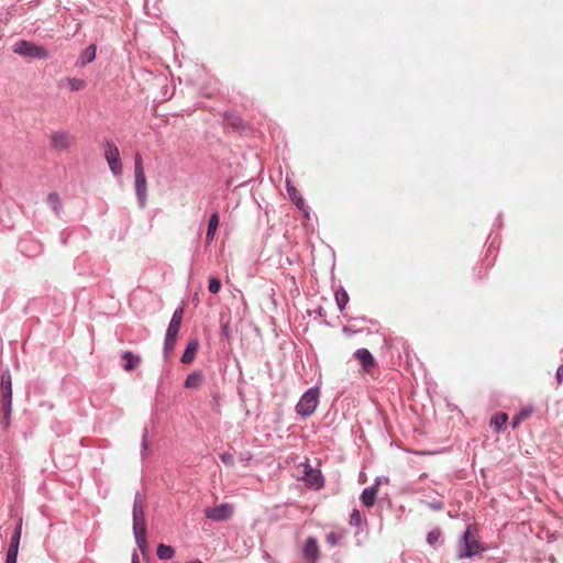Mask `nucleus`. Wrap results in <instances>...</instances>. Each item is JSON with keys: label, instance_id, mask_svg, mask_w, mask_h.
I'll return each mask as SVG.
<instances>
[{"label": "nucleus", "instance_id": "a211bd4d", "mask_svg": "<svg viewBox=\"0 0 563 563\" xmlns=\"http://www.w3.org/2000/svg\"><path fill=\"white\" fill-rule=\"evenodd\" d=\"M198 347H199V342L197 339H194V340H190L186 347H185V351L183 352V355H181V362L184 364H189L194 361L195 358V355L198 351Z\"/></svg>", "mask_w": 563, "mask_h": 563}, {"label": "nucleus", "instance_id": "de8ad7c7", "mask_svg": "<svg viewBox=\"0 0 563 563\" xmlns=\"http://www.w3.org/2000/svg\"><path fill=\"white\" fill-rule=\"evenodd\" d=\"M186 563H203V562L199 559H192V560L187 561Z\"/></svg>", "mask_w": 563, "mask_h": 563}, {"label": "nucleus", "instance_id": "412c9836", "mask_svg": "<svg viewBox=\"0 0 563 563\" xmlns=\"http://www.w3.org/2000/svg\"><path fill=\"white\" fill-rule=\"evenodd\" d=\"M202 372L201 371H194L190 374L187 375L184 387L188 389H196L200 386L202 382Z\"/></svg>", "mask_w": 563, "mask_h": 563}, {"label": "nucleus", "instance_id": "b1692460", "mask_svg": "<svg viewBox=\"0 0 563 563\" xmlns=\"http://www.w3.org/2000/svg\"><path fill=\"white\" fill-rule=\"evenodd\" d=\"M334 299H335L338 309L340 311H343L345 309L346 305L349 303L350 297H349L347 291L343 287H340L334 292Z\"/></svg>", "mask_w": 563, "mask_h": 563}, {"label": "nucleus", "instance_id": "4be33fe9", "mask_svg": "<svg viewBox=\"0 0 563 563\" xmlns=\"http://www.w3.org/2000/svg\"><path fill=\"white\" fill-rule=\"evenodd\" d=\"M225 124L233 128L236 131H241L245 129V123L243 119L233 113H224Z\"/></svg>", "mask_w": 563, "mask_h": 563}, {"label": "nucleus", "instance_id": "72a5a7b5", "mask_svg": "<svg viewBox=\"0 0 563 563\" xmlns=\"http://www.w3.org/2000/svg\"><path fill=\"white\" fill-rule=\"evenodd\" d=\"M221 289V280L218 277H211L208 283V290L211 294H218Z\"/></svg>", "mask_w": 563, "mask_h": 563}, {"label": "nucleus", "instance_id": "4468645a", "mask_svg": "<svg viewBox=\"0 0 563 563\" xmlns=\"http://www.w3.org/2000/svg\"><path fill=\"white\" fill-rule=\"evenodd\" d=\"M183 314H184L183 307H178L174 311L172 319L169 321V324L167 327V330H166V333H169V338H172V335H176V336L178 335V332H179V329L181 325Z\"/></svg>", "mask_w": 563, "mask_h": 563}, {"label": "nucleus", "instance_id": "f3484780", "mask_svg": "<svg viewBox=\"0 0 563 563\" xmlns=\"http://www.w3.org/2000/svg\"><path fill=\"white\" fill-rule=\"evenodd\" d=\"M134 539L137 544L139 550L144 555L147 551L148 543L146 539V527H135L133 528Z\"/></svg>", "mask_w": 563, "mask_h": 563}, {"label": "nucleus", "instance_id": "4c0bfd02", "mask_svg": "<svg viewBox=\"0 0 563 563\" xmlns=\"http://www.w3.org/2000/svg\"><path fill=\"white\" fill-rule=\"evenodd\" d=\"M341 534L335 532H330L327 534V542L331 545H336L341 541Z\"/></svg>", "mask_w": 563, "mask_h": 563}, {"label": "nucleus", "instance_id": "79ce46f5", "mask_svg": "<svg viewBox=\"0 0 563 563\" xmlns=\"http://www.w3.org/2000/svg\"><path fill=\"white\" fill-rule=\"evenodd\" d=\"M555 379H556L558 385H561L563 383V364H561L556 368Z\"/></svg>", "mask_w": 563, "mask_h": 563}, {"label": "nucleus", "instance_id": "c03bdc74", "mask_svg": "<svg viewBox=\"0 0 563 563\" xmlns=\"http://www.w3.org/2000/svg\"><path fill=\"white\" fill-rule=\"evenodd\" d=\"M495 227H501V214H499L494 223Z\"/></svg>", "mask_w": 563, "mask_h": 563}, {"label": "nucleus", "instance_id": "1a4fd4ad", "mask_svg": "<svg viewBox=\"0 0 563 563\" xmlns=\"http://www.w3.org/2000/svg\"><path fill=\"white\" fill-rule=\"evenodd\" d=\"M301 553H302V558L308 563H317L319 561L320 550H319V544H318V540L316 537L309 536L306 539V541L302 545Z\"/></svg>", "mask_w": 563, "mask_h": 563}, {"label": "nucleus", "instance_id": "c9c22d12", "mask_svg": "<svg viewBox=\"0 0 563 563\" xmlns=\"http://www.w3.org/2000/svg\"><path fill=\"white\" fill-rule=\"evenodd\" d=\"M362 523V515L358 509H353L350 516V525L351 526H361Z\"/></svg>", "mask_w": 563, "mask_h": 563}, {"label": "nucleus", "instance_id": "9b49d317", "mask_svg": "<svg viewBox=\"0 0 563 563\" xmlns=\"http://www.w3.org/2000/svg\"><path fill=\"white\" fill-rule=\"evenodd\" d=\"M354 357L361 363L362 369L368 372L376 365V360L369 350L365 347L357 349L354 352Z\"/></svg>", "mask_w": 563, "mask_h": 563}, {"label": "nucleus", "instance_id": "2eb2a0df", "mask_svg": "<svg viewBox=\"0 0 563 563\" xmlns=\"http://www.w3.org/2000/svg\"><path fill=\"white\" fill-rule=\"evenodd\" d=\"M121 358L125 362L123 364V369L126 372L134 371L141 364V356L134 354L132 351H124L121 354Z\"/></svg>", "mask_w": 563, "mask_h": 563}, {"label": "nucleus", "instance_id": "58836bf2", "mask_svg": "<svg viewBox=\"0 0 563 563\" xmlns=\"http://www.w3.org/2000/svg\"><path fill=\"white\" fill-rule=\"evenodd\" d=\"M429 508L432 510L439 511L444 508V504L442 500H433L427 504Z\"/></svg>", "mask_w": 563, "mask_h": 563}, {"label": "nucleus", "instance_id": "9d476101", "mask_svg": "<svg viewBox=\"0 0 563 563\" xmlns=\"http://www.w3.org/2000/svg\"><path fill=\"white\" fill-rule=\"evenodd\" d=\"M306 485L312 489H320L324 486V478L319 470L312 468L310 465L306 466L305 475L302 476Z\"/></svg>", "mask_w": 563, "mask_h": 563}, {"label": "nucleus", "instance_id": "bb28decb", "mask_svg": "<svg viewBox=\"0 0 563 563\" xmlns=\"http://www.w3.org/2000/svg\"><path fill=\"white\" fill-rule=\"evenodd\" d=\"M441 537L442 532L440 528H434L427 533V542L429 545L435 548L438 544L442 542Z\"/></svg>", "mask_w": 563, "mask_h": 563}, {"label": "nucleus", "instance_id": "39448f33", "mask_svg": "<svg viewBox=\"0 0 563 563\" xmlns=\"http://www.w3.org/2000/svg\"><path fill=\"white\" fill-rule=\"evenodd\" d=\"M13 52L23 57L43 60L48 57V51L43 45H37L26 40H19L13 45Z\"/></svg>", "mask_w": 563, "mask_h": 563}, {"label": "nucleus", "instance_id": "ddd939ff", "mask_svg": "<svg viewBox=\"0 0 563 563\" xmlns=\"http://www.w3.org/2000/svg\"><path fill=\"white\" fill-rule=\"evenodd\" d=\"M286 191L290 201L296 206L297 209H302L303 207H306L307 203L305 198L288 179L286 180Z\"/></svg>", "mask_w": 563, "mask_h": 563}, {"label": "nucleus", "instance_id": "473e14b6", "mask_svg": "<svg viewBox=\"0 0 563 563\" xmlns=\"http://www.w3.org/2000/svg\"><path fill=\"white\" fill-rule=\"evenodd\" d=\"M26 242H21L20 243V249H21V252L24 253L26 256L29 257H32V256H36L37 254H40L43 250L42 245L38 244V243H34V252L32 253H29L27 252V249H26Z\"/></svg>", "mask_w": 563, "mask_h": 563}, {"label": "nucleus", "instance_id": "a18cd8bd", "mask_svg": "<svg viewBox=\"0 0 563 563\" xmlns=\"http://www.w3.org/2000/svg\"><path fill=\"white\" fill-rule=\"evenodd\" d=\"M132 563H141L140 559H139V555L135 552L132 555Z\"/></svg>", "mask_w": 563, "mask_h": 563}, {"label": "nucleus", "instance_id": "5701e85b", "mask_svg": "<svg viewBox=\"0 0 563 563\" xmlns=\"http://www.w3.org/2000/svg\"><path fill=\"white\" fill-rule=\"evenodd\" d=\"M533 412L532 407L521 408L511 419V427L517 428L523 420L528 419Z\"/></svg>", "mask_w": 563, "mask_h": 563}, {"label": "nucleus", "instance_id": "cd10ccee", "mask_svg": "<svg viewBox=\"0 0 563 563\" xmlns=\"http://www.w3.org/2000/svg\"><path fill=\"white\" fill-rule=\"evenodd\" d=\"M176 340H177L176 335H172V338H169V333L165 334L163 353L166 358L174 351Z\"/></svg>", "mask_w": 563, "mask_h": 563}, {"label": "nucleus", "instance_id": "423d86ee", "mask_svg": "<svg viewBox=\"0 0 563 563\" xmlns=\"http://www.w3.org/2000/svg\"><path fill=\"white\" fill-rule=\"evenodd\" d=\"M104 158L114 176L122 174V163L118 146L110 140L104 141Z\"/></svg>", "mask_w": 563, "mask_h": 563}, {"label": "nucleus", "instance_id": "ea45409f", "mask_svg": "<svg viewBox=\"0 0 563 563\" xmlns=\"http://www.w3.org/2000/svg\"><path fill=\"white\" fill-rule=\"evenodd\" d=\"M388 483L389 478L387 476H377L372 485H376V489L378 490L379 485Z\"/></svg>", "mask_w": 563, "mask_h": 563}, {"label": "nucleus", "instance_id": "6ab92c4d", "mask_svg": "<svg viewBox=\"0 0 563 563\" xmlns=\"http://www.w3.org/2000/svg\"><path fill=\"white\" fill-rule=\"evenodd\" d=\"M132 516H133V528L146 527L144 509H143L142 505L139 503L137 496L134 499Z\"/></svg>", "mask_w": 563, "mask_h": 563}, {"label": "nucleus", "instance_id": "aec40b11", "mask_svg": "<svg viewBox=\"0 0 563 563\" xmlns=\"http://www.w3.org/2000/svg\"><path fill=\"white\" fill-rule=\"evenodd\" d=\"M219 221H220L219 213L218 212L211 213L209 221H208L207 232H206V241L208 244L211 243L214 239L217 229L219 227Z\"/></svg>", "mask_w": 563, "mask_h": 563}, {"label": "nucleus", "instance_id": "0eeeda50", "mask_svg": "<svg viewBox=\"0 0 563 563\" xmlns=\"http://www.w3.org/2000/svg\"><path fill=\"white\" fill-rule=\"evenodd\" d=\"M75 139L68 131L58 130L54 131L49 136V145L57 152H65L74 144Z\"/></svg>", "mask_w": 563, "mask_h": 563}, {"label": "nucleus", "instance_id": "2f4dec72", "mask_svg": "<svg viewBox=\"0 0 563 563\" xmlns=\"http://www.w3.org/2000/svg\"><path fill=\"white\" fill-rule=\"evenodd\" d=\"M18 553H19V547L9 544V549L7 551V556H5V563H16L18 562Z\"/></svg>", "mask_w": 563, "mask_h": 563}, {"label": "nucleus", "instance_id": "e433bc0d", "mask_svg": "<svg viewBox=\"0 0 563 563\" xmlns=\"http://www.w3.org/2000/svg\"><path fill=\"white\" fill-rule=\"evenodd\" d=\"M220 461L227 465V466H233L234 465V456L233 454L229 453V452H224L222 454H220Z\"/></svg>", "mask_w": 563, "mask_h": 563}, {"label": "nucleus", "instance_id": "49530a36", "mask_svg": "<svg viewBox=\"0 0 563 563\" xmlns=\"http://www.w3.org/2000/svg\"><path fill=\"white\" fill-rule=\"evenodd\" d=\"M314 312H316L318 316H322V313H323V308L319 306V307L314 310Z\"/></svg>", "mask_w": 563, "mask_h": 563}, {"label": "nucleus", "instance_id": "f257e3e1", "mask_svg": "<svg viewBox=\"0 0 563 563\" xmlns=\"http://www.w3.org/2000/svg\"><path fill=\"white\" fill-rule=\"evenodd\" d=\"M1 389V411L3 413V429H8L11 424L12 412V377L8 368L2 371L0 376Z\"/></svg>", "mask_w": 563, "mask_h": 563}, {"label": "nucleus", "instance_id": "a878e982", "mask_svg": "<svg viewBox=\"0 0 563 563\" xmlns=\"http://www.w3.org/2000/svg\"><path fill=\"white\" fill-rule=\"evenodd\" d=\"M175 555V550L173 547L161 543L157 547V556L159 560L166 561L170 560Z\"/></svg>", "mask_w": 563, "mask_h": 563}, {"label": "nucleus", "instance_id": "f8f14e48", "mask_svg": "<svg viewBox=\"0 0 563 563\" xmlns=\"http://www.w3.org/2000/svg\"><path fill=\"white\" fill-rule=\"evenodd\" d=\"M96 53H97V45L95 43L88 45L80 53L79 57L77 58V60L75 63V66L78 67V68L86 67L88 64H90V63H92L95 60Z\"/></svg>", "mask_w": 563, "mask_h": 563}, {"label": "nucleus", "instance_id": "f03ea898", "mask_svg": "<svg viewBox=\"0 0 563 563\" xmlns=\"http://www.w3.org/2000/svg\"><path fill=\"white\" fill-rule=\"evenodd\" d=\"M484 551L485 548L473 534L472 527L468 526L460 539L457 556L460 559H471Z\"/></svg>", "mask_w": 563, "mask_h": 563}, {"label": "nucleus", "instance_id": "7ed1b4c3", "mask_svg": "<svg viewBox=\"0 0 563 563\" xmlns=\"http://www.w3.org/2000/svg\"><path fill=\"white\" fill-rule=\"evenodd\" d=\"M320 390L318 386L310 387L300 397L296 405V412L301 418L310 417L317 409L319 404Z\"/></svg>", "mask_w": 563, "mask_h": 563}, {"label": "nucleus", "instance_id": "37998d69", "mask_svg": "<svg viewBox=\"0 0 563 563\" xmlns=\"http://www.w3.org/2000/svg\"><path fill=\"white\" fill-rule=\"evenodd\" d=\"M299 210L302 212V214H303L306 220H310V218H311V210H310V207L308 205H306V207H303L302 209H299Z\"/></svg>", "mask_w": 563, "mask_h": 563}, {"label": "nucleus", "instance_id": "dca6fc26", "mask_svg": "<svg viewBox=\"0 0 563 563\" xmlns=\"http://www.w3.org/2000/svg\"><path fill=\"white\" fill-rule=\"evenodd\" d=\"M378 490L376 489V485H371L363 489L360 499L361 503L366 507L371 508L374 506L376 501Z\"/></svg>", "mask_w": 563, "mask_h": 563}, {"label": "nucleus", "instance_id": "c756f323", "mask_svg": "<svg viewBox=\"0 0 563 563\" xmlns=\"http://www.w3.org/2000/svg\"><path fill=\"white\" fill-rule=\"evenodd\" d=\"M47 203L56 213L59 212L62 208V202L59 196L56 192H51L47 196Z\"/></svg>", "mask_w": 563, "mask_h": 563}, {"label": "nucleus", "instance_id": "7c9ffc66", "mask_svg": "<svg viewBox=\"0 0 563 563\" xmlns=\"http://www.w3.org/2000/svg\"><path fill=\"white\" fill-rule=\"evenodd\" d=\"M21 533H22V520H20L18 522V525L15 526L14 531H13V533L11 536V539H10V544L19 547L20 545V540H21Z\"/></svg>", "mask_w": 563, "mask_h": 563}, {"label": "nucleus", "instance_id": "a19ab883", "mask_svg": "<svg viewBox=\"0 0 563 563\" xmlns=\"http://www.w3.org/2000/svg\"><path fill=\"white\" fill-rule=\"evenodd\" d=\"M148 449L147 430L145 429L142 435V455Z\"/></svg>", "mask_w": 563, "mask_h": 563}, {"label": "nucleus", "instance_id": "c85d7f7f", "mask_svg": "<svg viewBox=\"0 0 563 563\" xmlns=\"http://www.w3.org/2000/svg\"><path fill=\"white\" fill-rule=\"evenodd\" d=\"M66 82L71 91H79L85 88L86 81L80 78L67 77Z\"/></svg>", "mask_w": 563, "mask_h": 563}, {"label": "nucleus", "instance_id": "f704fd0d", "mask_svg": "<svg viewBox=\"0 0 563 563\" xmlns=\"http://www.w3.org/2000/svg\"><path fill=\"white\" fill-rule=\"evenodd\" d=\"M220 334L223 339L230 340L232 335V329L229 321L221 322Z\"/></svg>", "mask_w": 563, "mask_h": 563}, {"label": "nucleus", "instance_id": "393cba45", "mask_svg": "<svg viewBox=\"0 0 563 563\" xmlns=\"http://www.w3.org/2000/svg\"><path fill=\"white\" fill-rule=\"evenodd\" d=\"M508 416L504 412H499L492 417L490 426L498 432L506 426Z\"/></svg>", "mask_w": 563, "mask_h": 563}, {"label": "nucleus", "instance_id": "6e6552de", "mask_svg": "<svg viewBox=\"0 0 563 563\" xmlns=\"http://www.w3.org/2000/svg\"><path fill=\"white\" fill-rule=\"evenodd\" d=\"M233 512V506L229 503H223L214 507L206 508L205 516L212 521L220 522L231 518Z\"/></svg>", "mask_w": 563, "mask_h": 563}, {"label": "nucleus", "instance_id": "20e7f679", "mask_svg": "<svg viewBox=\"0 0 563 563\" xmlns=\"http://www.w3.org/2000/svg\"><path fill=\"white\" fill-rule=\"evenodd\" d=\"M134 180L137 202L141 208H145L147 199V183L143 161L140 154H136L134 157Z\"/></svg>", "mask_w": 563, "mask_h": 563}]
</instances>
